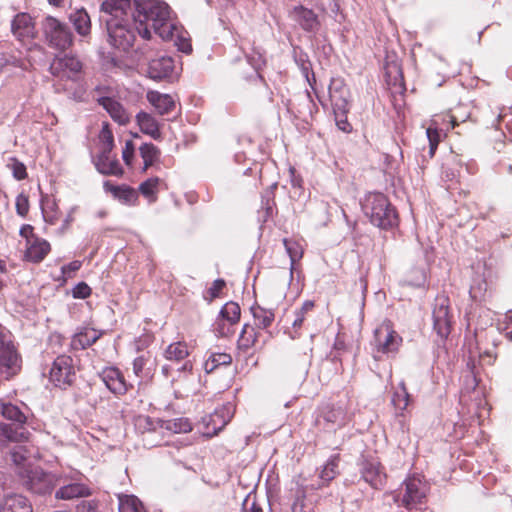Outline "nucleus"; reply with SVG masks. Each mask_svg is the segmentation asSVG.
I'll return each mask as SVG.
<instances>
[{
	"label": "nucleus",
	"mask_w": 512,
	"mask_h": 512,
	"mask_svg": "<svg viewBox=\"0 0 512 512\" xmlns=\"http://www.w3.org/2000/svg\"><path fill=\"white\" fill-rule=\"evenodd\" d=\"M132 18L141 27L138 34L145 40L151 38V29L163 40L173 41L177 49L185 54L192 52L190 39L183 28L173 22L171 10L162 0H133Z\"/></svg>",
	"instance_id": "f257e3e1"
},
{
	"label": "nucleus",
	"mask_w": 512,
	"mask_h": 512,
	"mask_svg": "<svg viewBox=\"0 0 512 512\" xmlns=\"http://www.w3.org/2000/svg\"><path fill=\"white\" fill-rule=\"evenodd\" d=\"M131 11V0H106L101 5L105 14L104 21L108 34V42L120 51H128L136 40L139 28Z\"/></svg>",
	"instance_id": "f03ea898"
},
{
	"label": "nucleus",
	"mask_w": 512,
	"mask_h": 512,
	"mask_svg": "<svg viewBox=\"0 0 512 512\" xmlns=\"http://www.w3.org/2000/svg\"><path fill=\"white\" fill-rule=\"evenodd\" d=\"M362 208L371 223L381 229H390L398 225L397 211L382 193H369Z\"/></svg>",
	"instance_id": "7ed1b4c3"
},
{
	"label": "nucleus",
	"mask_w": 512,
	"mask_h": 512,
	"mask_svg": "<svg viewBox=\"0 0 512 512\" xmlns=\"http://www.w3.org/2000/svg\"><path fill=\"white\" fill-rule=\"evenodd\" d=\"M42 29L48 45L54 49L66 50L73 43V34L69 26L52 16L44 19Z\"/></svg>",
	"instance_id": "20e7f679"
},
{
	"label": "nucleus",
	"mask_w": 512,
	"mask_h": 512,
	"mask_svg": "<svg viewBox=\"0 0 512 512\" xmlns=\"http://www.w3.org/2000/svg\"><path fill=\"white\" fill-rule=\"evenodd\" d=\"M49 71L61 80L77 81L82 72V63L75 56L55 57L50 64Z\"/></svg>",
	"instance_id": "39448f33"
},
{
	"label": "nucleus",
	"mask_w": 512,
	"mask_h": 512,
	"mask_svg": "<svg viewBox=\"0 0 512 512\" xmlns=\"http://www.w3.org/2000/svg\"><path fill=\"white\" fill-rule=\"evenodd\" d=\"M75 377L73 359L68 355L58 356L50 370V380L59 387L71 385Z\"/></svg>",
	"instance_id": "423d86ee"
},
{
	"label": "nucleus",
	"mask_w": 512,
	"mask_h": 512,
	"mask_svg": "<svg viewBox=\"0 0 512 512\" xmlns=\"http://www.w3.org/2000/svg\"><path fill=\"white\" fill-rule=\"evenodd\" d=\"M427 490L428 487L426 483L423 482L420 477H409L404 482V493L401 498V504L407 509L415 507L426 498Z\"/></svg>",
	"instance_id": "0eeeda50"
},
{
	"label": "nucleus",
	"mask_w": 512,
	"mask_h": 512,
	"mask_svg": "<svg viewBox=\"0 0 512 512\" xmlns=\"http://www.w3.org/2000/svg\"><path fill=\"white\" fill-rule=\"evenodd\" d=\"M289 16L301 27L305 32L316 35L320 29V21L317 14L312 9L303 5L293 7Z\"/></svg>",
	"instance_id": "6e6552de"
},
{
	"label": "nucleus",
	"mask_w": 512,
	"mask_h": 512,
	"mask_svg": "<svg viewBox=\"0 0 512 512\" xmlns=\"http://www.w3.org/2000/svg\"><path fill=\"white\" fill-rule=\"evenodd\" d=\"M375 345L382 353H394L398 350L402 338L388 325H382L375 330Z\"/></svg>",
	"instance_id": "1a4fd4ad"
},
{
	"label": "nucleus",
	"mask_w": 512,
	"mask_h": 512,
	"mask_svg": "<svg viewBox=\"0 0 512 512\" xmlns=\"http://www.w3.org/2000/svg\"><path fill=\"white\" fill-rule=\"evenodd\" d=\"M27 490L35 494L44 495L50 493L54 488V477L42 470L34 469L29 472L24 481Z\"/></svg>",
	"instance_id": "9d476101"
},
{
	"label": "nucleus",
	"mask_w": 512,
	"mask_h": 512,
	"mask_svg": "<svg viewBox=\"0 0 512 512\" xmlns=\"http://www.w3.org/2000/svg\"><path fill=\"white\" fill-rule=\"evenodd\" d=\"M11 32L22 43L33 40L36 36V30L32 17L27 13L15 15L11 22Z\"/></svg>",
	"instance_id": "9b49d317"
},
{
	"label": "nucleus",
	"mask_w": 512,
	"mask_h": 512,
	"mask_svg": "<svg viewBox=\"0 0 512 512\" xmlns=\"http://www.w3.org/2000/svg\"><path fill=\"white\" fill-rule=\"evenodd\" d=\"M433 328L441 338H447L450 334V319L447 299L439 298L432 313Z\"/></svg>",
	"instance_id": "f8f14e48"
},
{
	"label": "nucleus",
	"mask_w": 512,
	"mask_h": 512,
	"mask_svg": "<svg viewBox=\"0 0 512 512\" xmlns=\"http://www.w3.org/2000/svg\"><path fill=\"white\" fill-rule=\"evenodd\" d=\"M240 306L233 301L227 302L220 311L221 319L218 322L217 331L220 336L227 337L232 333L230 326L238 323L240 319Z\"/></svg>",
	"instance_id": "ddd939ff"
},
{
	"label": "nucleus",
	"mask_w": 512,
	"mask_h": 512,
	"mask_svg": "<svg viewBox=\"0 0 512 512\" xmlns=\"http://www.w3.org/2000/svg\"><path fill=\"white\" fill-rule=\"evenodd\" d=\"M105 386L115 395H124L129 388L124 376L116 367H106L99 374Z\"/></svg>",
	"instance_id": "4468645a"
},
{
	"label": "nucleus",
	"mask_w": 512,
	"mask_h": 512,
	"mask_svg": "<svg viewBox=\"0 0 512 512\" xmlns=\"http://www.w3.org/2000/svg\"><path fill=\"white\" fill-rule=\"evenodd\" d=\"M174 70V60L170 56L162 55L149 61L147 73L151 79L162 80L169 78Z\"/></svg>",
	"instance_id": "2eb2a0df"
},
{
	"label": "nucleus",
	"mask_w": 512,
	"mask_h": 512,
	"mask_svg": "<svg viewBox=\"0 0 512 512\" xmlns=\"http://www.w3.org/2000/svg\"><path fill=\"white\" fill-rule=\"evenodd\" d=\"M361 475L371 487L380 489L385 484L386 475L381 470L380 463L374 460H363L361 463Z\"/></svg>",
	"instance_id": "dca6fc26"
},
{
	"label": "nucleus",
	"mask_w": 512,
	"mask_h": 512,
	"mask_svg": "<svg viewBox=\"0 0 512 512\" xmlns=\"http://www.w3.org/2000/svg\"><path fill=\"white\" fill-rule=\"evenodd\" d=\"M114 148V136L107 121L102 122L101 130L98 134L97 160H114L112 150Z\"/></svg>",
	"instance_id": "f3484780"
},
{
	"label": "nucleus",
	"mask_w": 512,
	"mask_h": 512,
	"mask_svg": "<svg viewBox=\"0 0 512 512\" xmlns=\"http://www.w3.org/2000/svg\"><path fill=\"white\" fill-rule=\"evenodd\" d=\"M110 117L119 125H126L130 122L131 115L127 112L124 106L111 97H100L98 100Z\"/></svg>",
	"instance_id": "a211bd4d"
},
{
	"label": "nucleus",
	"mask_w": 512,
	"mask_h": 512,
	"mask_svg": "<svg viewBox=\"0 0 512 512\" xmlns=\"http://www.w3.org/2000/svg\"><path fill=\"white\" fill-rule=\"evenodd\" d=\"M329 97L332 107L343 108L344 105H349L350 91L342 78L335 77L331 79Z\"/></svg>",
	"instance_id": "6ab92c4d"
},
{
	"label": "nucleus",
	"mask_w": 512,
	"mask_h": 512,
	"mask_svg": "<svg viewBox=\"0 0 512 512\" xmlns=\"http://www.w3.org/2000/svg\"><path fill=\"white\" fill-rule=\"evenodd\" d=\"M104 190L110 192L114 198L126 205H136L138 201V192L127 185H113L110 181L103 184Z\"/></svg>",
	"instance_id": "aec40b11"
},
{
	"label": "nucleus",
	"mask_w": 512,
	"mask_h": 512,
	"mask_svg": "<svg viewBox=\"0 0 512 512\" xmlns=\"http://www.w3.org/2000/svg\"><path fill=\"white\" fill-rule=\"evenodd\" d=\"M0 512H33V509L26 497L20 494H9L0 502Z\"/></svg>",
	"instance_id": "412c9836"
},
{
	"label": "nucleus",
	"mask_w": 512,
	"mask_h": 512,
	"mask_svg": "<svg viewBox=\"0 0 512 512\" xmlns=\"http://www.w3.org/2000/svg\"><path fill=\"white\" fill-rule=\"evenodd\" d=\"M323 419L328 425L329 429L335 430L346 424L348 415L343 405H332L326 408L323 412Z\"/></svg>",
	"instance_id": "4be33fe9"
},
{
	"label": "nucleus",
	"mask_w": 512,
	"mask_h": 512,
	"mask_svg": "<svg viewBox=\"0 0 512 512\" xmlns=\"http://www.w3.org/2000/svg\"><path fill=\"white\" fill-rule=\"evenodd\" d=\"M339 461L340 456L333 455L321 470L319 474V481L316 484H311V489L317 490L328 485L339 474Z\"/></svg>",
	"instance_id": "5701e85b"
},
{
	"label": "nucleus",
	"mask_w": 512,
	"mask_h": 512,
	"mask_svg": "<svg viewBox=\"0 0 512 512\" xmlns=\"http://www.w3.org/2000/svg\"><path fill=\"white\" fill-rule=\"evenodd\" d=\"M90 495L91 490L85 484L70 483L59 488L55 493V498L62 500H73L76 498L88 497Z\"/></svg>",
	"instance_id": "b1692460"
},
{
	"label": "nucleus",
	"mask_w": 512,
	"mask_h": 512,
	"mask_svg": "<svg viewBox=\"0 0 512 512\" xmlns=\"http://www.w3.org/2000/svg\"><path fill=\"white\" fill-rule=\"evenodd\" d=\"M102 334L101 331H97L93 328H84L73 336L71 346L75 350L86 349L94 344Z\"/></svg>",
	"instance_id": "393cba45"
},
{
	"label": "nucleus",
	"mask_w": 512,
	"mask_h": 512,
	"mask_svg": "<svg viewBox=\"0 0 512 512\" xmlns=\"http://www.w3.org/2000/svg\"><path fill=\"white\" fill-rule=\"evenodd\" d=\"M147 99L161 115L169 114L175 108V101L169 94L150 91L147 94Z\"/></svg>",
	"instance_id": "a878e982"
},
{
	"label": "nucleus",
	"mask_w": 512,
	"mask_h": 512,
	"mask_svg": "<svg viewBox=\"0 0 512 512\" xmlns=\"http://www.w3.org/2000/svg\"><path fill=\"white\" fill-rule=\"evenodd\" d=\"M50 244L44 239L36 238L33 242L28 244L25 257L28 261L39 263L50 252Z\"/></svg>",
	"instance_id": "bb28decb"
},
{
	"label": "nucleus",
	"mask_w": 512,
	"mask_h": 512,
	"mask_svg": "<svg viewBox=\"0 0 512 512\" xmlns=\"http://www.w3.org/2000/svg\"><path fill=\"white\" fill-rule=\"evenodd\" d=\"M0 365L8 369L9 375H14L20 369L19 357L13 347L6 346L0 351Z\"/></svg>",
	"instance_id": "cd10ccee"
},
{
	"label": "nucleus",
	"mask_w": 512,
	"mask_h": 512,
	"mask_svg": "<svg viewBox=\"0 0 512 512\" xmlns=\"http://www.w3.org/2000/svg\"><path fill=\"white\" fill-rule=\"evenodd\" d=\"M119 512H147L143 502L135 495H118Z\"/></svg>",
	"instance_id": "c85d7f7f"
},
{
	"label": "nucleus",
	"mask_w": 512,
	"mask_h": 512,
	"mask_svg": "<svg viewBox=\"0 0 512 512\" xmlns=\"http://www.w3.org/2000/svg\"><path fill=\"white\" fill-rule=\"evenodd\" d=\"M136 120L143 133L152 136L154 139L161 136L158 123L150 114L146 112H139L136 115Z\"/></svg>",
	"instance_id": "c756f323"
},
{
	"label": "nucleus",
	"mask_w": 512,
	"mask_h": 512,
	"mask_svg": "<svg viewBox=\"0 0 512 512\" xmlns=\"http://www.w3.org/2000/svg\"><path fill=\"white\" fill-rule=\"evenodd\" d=\"M1 415L12 422L23 425L27 421V416L23 410L17 405L12 403H1L0 404Z\"/></svg>",
	"instance_id": "7c9ffc66"
},
{
	"label": "nucleus",
	"mask_w": 512,
	"mask_h": 512,
	"mask_svg": "<svg viewBox=\"0 0 512 512\" xmlns=\"http://www.w3.org/2000/svg\"><path fill=\"white\" fill-rule=\"evenodd\" d=\"M160 428L172 433H187L192 430L191 423L187 418H176L171 420H160Z\"/></svg>",
	"instance_id": "2f4dec72"
},
{
	"label": "nucleus",
	"mask_w": 512,
	"mask_h": 512,
	"mask_svg": "<svg viewBox=\"0 0 512 512\" xmlns=\"http://www.w3.org/2000/svg\"><path fill=\"white\" fill-rule=\"evenodd\" d=\"M409 401L410 395L407 391L405 383L401 382L396 391L393 393L391 399V403L394 406L395 410L397 411V414H402L403 411L406 410Z\"/></svg>",
	"instance_id": "473e14b6"
},
{
	"label": "nucleus",
	"mask_w": 512,
	"mask_h": 512,
	"mask_svg": "<svg viewBox=\"0 0 512 512\" xmlns=\"http://www.w3.org/2000/svg\"><path fill=\"white\" fill-rule=\"evenodd\" d=\"M165 358L169 361L179 362L188 357V347L184 342H175L170 344L165 350Z\"/></svg>",
	"instance_id": "72a5a7b5"
},
{
	"label": "nucleus",
	"mask_w": 512,
	"mask_h": 512,
	"mask_svg": "<svg viewBox=\"0 0 512 512\" xmlns=\"http://www.w3.org/2000/svg\"><path fill=\"white\" fill-rule=\"evenodd\" d=\"M253 317L258 328H268L274 321L275 315L273 310L265 309L260 306L251 308Z\"/></svg>",
	"instance_id": "f704fd0d"
},
{
	"label": "nucleus",
	"mask_w": 512,
	"mask_h": 512,
	"mask_svg": "<svg viewBox=\"0 0 512 512\" xmlns=\"http://www.w3.org/2000/svg\"><path fill=\"white\" fill-rule=\"evenodd\" d=\"M75 29L80 35H86L90 31V17L85 10H77L70 16Z\"/></svg>",
	"instance_id": "c9c22d12"
},
{
	"label": "nucleus",
	"mask_w": 512,
	"mask_h": 512,
	"mask_svg": "<svg viewBox=\"0 0 512 512\" xmlns=\"http://www.w3.org/2000/svg\"><path fill=\"white\" fill-rule=\"evenodd\" d=\"M232 357L227 353L212 354L204 363V370L206 373L213 372L219 366H226L231 364Z\"/></svg>",
	"instance_id": "e433bc0d"
},
{
	"label": "nucleus",
	"mask_w": 512,
	"mask_h": 512,
	"mask_svg": "<svg viewBox=\"0 0 512 512\" xmlns=\"http://www.w3.org/2000/svg\"><path fill=\"white\" fill-rule=\"evenodd\" d=\"M160 179L157 177L149 178L142 182L139 186V192L146 197L150 203L155 202L157 199L158 185Z\"/></svg>",
	"instance_id": "4c0bfd02"
},
{
	"label": "nucleus",
	"mask_w": 512,
	"mask_h": 512,
	"mask_svg": "<svg viewBox=\"0 0 512 512\" xmlns=\"http://www.w3.org/2000/svg\"><path fill=\"white\" fill-rule=\"evenodd\" d=\"M97 171L103 175H112L120 177L124 173V169L120 162H94Z\"/></svg>",
	"instance_id": "58836bf2"
},
{
	"label": "nucleus",
	"mask_w": 512,
	"mask_h": 512,
	"mask_svg": "<svg viewBox=\"0 0 512 512\" xmlns=\"http://www.w3.org/2000/svg\"><path fill=\"white\" fill-rule=\"evenodd\" d=\"M283 244L290 257L291 269H293L294 264L303 256V248L299 242L287 238L283 240Z\"/></svg>",
	"instance_id": "ea45409f"
},
{
	"label": "nucleus",
	"mask_w": 512,
	"mask_h": 512,
	"mask_svg": "<svg viewBox=\"0 0 512 512\" xmlns=\"http://www.w3.org/2000/svg\"><path fill=\"white\" fill-rule=\"evenodd\" d=\"M350 105H344L343 108L332 107L336 125L343 132H350L352 130L351 124L347 120V113L349 112Z\"/></svg>",
	"instance_id": "a19ab883"
},
{
	"label": "nucleus",
	"mask_w": 512,
	"mask_h": 512,
	"mask_svg": "<svg viewBox=\"0 0 512 512\" xmlns=\"http://www.w3.org/2000/svg\"><path fill=\"white\" fill-rule=\"evenodd\" d=\"M159 420H153L146 415H140L135 418V427L140 433L156 431L160 427Z\"/></svg>",
	"instance_id": "79ce46f5"
},
{
	"label": "nucleus",
	"mask_w": 512,
	"mask_h": 512,
	"mask_svg": "<svg viewBox=\"0 0 512 512\" xmlns=\"http://www.w3.org/2000/svg\"><path fill=\"white\" fill-rule=\"evenodd\" d=\"M295 61L299 66L302 75L306 78L310 86H312L311 79L315 82V75L312 72V64L308 60L307 56L305 54H300L296 57Z\"/></svg>",
	"instance_id": "37998d69"
},
{
	"label": "nucleus",
	"mask_w": 512,
	"mask_h": 512,
	"mask_svg": "<svg viewBox=\"0 0 512 512\" xmlns=\"http://www.w3.org/2000/svg\"><path fill=\"white\" fill-rule=\"evenodd\" d=\"M0 438L11 442H18L25 438V436L24 432H18L11 425L2 423L0 424Z\"/></svg>",
	"instance_id": "c03bdc74"
},
{
	"label": "nucleus",
	"mask_w": 512,
	"mask_h": 512,
	"mask_svg": "<svg viewBox=\"0 0 512 512\" xmlns=\"http://www.w3.org/2000/svg\"><path fill=\"white\" fill-rule=\"evenodd\" d=\"M256 342V332L254 328L244 325L243 330L241 332L239 343L244 348H249L253 346Z\"/></svg>",
	"instance_id": "a18cd8bd"
},
{
	"label": "nucleus",
	"mask_w": 512,
	"mask_h": 512,
	"mask_svg": "<svg viewBox=\"0 0 512 512\" xmlns=\"http://www.w3.org/2000/svg\"><path fill=\"white\" fill-rule=\"evenodd\" d=\"M139 151L143 160H157L160 157V151L152 143L141 145Z\"/></svg>",
	"instance_id": "49530a36"
},
{
	"label": "nucleus",
	"mask_w": 512,
	"mask_h": 512,
	"mask_svg": "<svg viewBox=\"0 0 512 512\" xmlns=\"http://www.w3.org/2000/svg\"><path fill=\"white\" fill-rule=\"evenodd\" d=\"M427 138L429 141V156L433 157L434 152L437 148V145L440 141V132L436 128L429 127L426 131Z\"/></svg>",
	"instance_id": "de8ad7c7"
},
{
	"label": "nucleus",
	"mask_w": 512,
	"mask_h": 512,
	"mask_svg": "<svg viewBox=\"0 0 512 512\" xmlns=\"http://www.w3.org/2000/svg\"><path fill=\"white\" fill-rule=\"evenodd\" d=\"M146 363L147 360L143 356L137 357L133 361V372L141 379L148 378L150 376V371H146L145 369Z\"/></svg>",
	"instance_id": "09e8293b"
},
{
	"label": "nucleus",
	"mask_w": 512,
	"mask_h": 512,
	"mask_svg": "<svg viewBox=\"0 0 512 512\" xmlns=\"http://www.w3.org/2000/svg\"><path fill=\"white\" fill-rule=\"evenodd\" d=\"M91 288L85 282H79L72 289V296L76 299H86L91 295Z\"/></svg>",
	"instance_id": "8fccbe9b"
},
{
	"label": "nucleus",
	"mask_w": 512,
	"mask_h": 512,
	"mask_svg": "<svg viewBox=\"0 0 512 512\" xmlns=\"http://www.w3.org/2000/svg\"><path fill=\"white\" fill-rule=\"evenodd\" d=\"M16 210H17V213L22 217H25L27 215V213L29 211V201H28V197L25 196L24 194H20L17 196Z\"/></svg>",
	"instance_id": "3c124183"
},
{
	"label": "nucleus",
	"mask_w": 512,
	"mask_h": 512,
	"mask_svg": "<svg viewBox=\"0 0 512 512\" xmlns=\"http://www.w3.org/2000/svg\"><path fill=\"white\" fill-rule=\"evenodd\" d=\"M11 458L15 464L20 465L27 458L26 451L23 449L22 446H17L11 451Z\"/></svg>",
	"instance_id": "603ef678"
},
{
	"label": "nucleus",
	"mask_w": 512,
	"mask_h": 512,
	"mask_svg": "<svg viewBox=\"0 0 512 512\" xmlns=\"http://www.w3.org/2000/svg\"><path fill=\"white\" fill-rule=\"evenodd\" d=\"M13 176L17 180H23L27 177L26 167L23 162H14L12 165Z\"/></svg>",
	"instance_id": "864d4df0"
},
{
	"label": "nucleus",
	"mask_w": 512,
	"mask_h": 512,
	"mask_svg": "<svg viewBox=\"0 0 512 512\" xmlns=\"http://www.w3.org/2000/svg\"><path fill=\"white\" fill-rule=\"evenodd\" d=\"M225 287V281L223 279H216L212 286L208 289L210 299H214L219 296L220 291Z\"/></svg>",
	"instance_id": "5fc2aeb1"
},
{
	"label": "nucleus",
	"mask_w": 512,
	"mask_h": 512,
	"mask_svg": "<svg viewBox=\"0 0 512 512\" xmlns=\"http://www.w3.org/2000/svg\"><path fill=\"white\" fill-rule=\"evenodd\" d=\"M416 278L414 280L405 279L404 283L412 287H420L425 282V274L423 270H415Z\"/></svg>",
	"instance_id": "6e6d98bb"
},
{
	"label": "nucleus",
	"mask_w": 512,
	"mask_h": 512,
	"mask_svg": "<svg viewBox=\"0 0 512 512\" xmlns=\"http://www.w3.org/2000/svg\"><path fill=\"white\" fill-rule=\"evenodd\" d=\"M135 151V145L132 140H127L122 150V160H131Z\"/></svg>",
	"instance_id": "4d7b16f0"
},
{
	"label": "nucleus",
	"mask_w": 512,
	"mask_h": 512,
	"mask_svg": "<svg viewBox=\"0 0 512 512\" xmlns=\"http://www.w3.org/2000/svg\"><path fill=\"white\" fill-rule=\"evenodd\" d=\"M0 63L10 64V65H13L15 67H20V68H25L24 62L22 60H20V59H17L14 56H5V55H3L0 58Z\"/></svg>",
	"instance_id": "13d9d810"
},
{
	"label": "nucleus",
	"mask_w": 512,
	"mask_h": 512,
	"mask_svg": "<svg viewBox=\"0 0 512 512\" xmlns=\"http://www.w3.org/2000/svg\"><path fill=\"white\" fill-rule=\"evenodd\" d=\"M78 512H100L97 508V504L94 501H83L78 506Z\"/></svg>",
	"instance_id": "bf43d9fd"
},
{
	"label": "nucleus",
	"mask_w": 512,
	"mask_h": 512,
	"mask_svg": "<svg viewBox=\"0 0 512 512\" xmlns=\"http://www.w3.org/2000/svg\"><path fill=\"white\" fill-rule=\"evenodd\" d=\"M81 262L80 261H72L67 265H64L61 270L63 274H67L70 272H76L80 269Z\"/></svg>",
	"instance_id": "052dcab7"
},
{
	"label": "nucleus",
	"mask_w": 512,
	"mask_h": 512,
	"mask_svg": "<svg viewBox=\"0 0 512 512\" xmlns=\"http://www.w3.org/2000/svg\"><path fill=\"white\" fill-rule=\"evenodd\" d=\"M20 235L27 239V244L31 243L30 237L33 236V227L31 225H24L20 229Z\"/></svg>",
	"instance_id": "680f3d73"
},
{
	"label": "nucleus",
	"mask_w": 512,
	"mask_h": 512,
	"mask_svg": "<svg viewBox=\"0 0 512 512\" xmlns=\"http://www.w3.org/2000/svg\"><path fill=\"white\" fill-rule=\"evenodd\" d=\"M305 319V315H303V311H296L295 313V319L293 320V327L294 328H300L303 324V321Z\"/></svg>",
	"instance_id": "e2e57ef3"
},
{
	"label": "nucleus",
	"mask_w": 512,
	"mask_h": 512,
	"mask_svg": "<svg viewBox=\"0 0 512 512\" xmlns=\"http://www.w3.org/2000/svg\"><path fill=\"white\" fill-rule=\"evenodd\" d=\"M248 499L246 498L243 502V512H263L261 507L258 506L255 502L251 504V507L248 509Z\"/></svg>",
	"instance_id": "0e129e2a"
},
{
	"label": "nucleus",
	"mask_w": 512,
	"mask_h": 512,
	"mask_svg": "<svg viewBox=\"0 0 512 512\" xmlns=\"http://www.w3.org/2000/svg\"><path fill=\"white\" fill-rule=\"evenodd\" d=\"M252 72L251 74L247 77V80L249 81H262V76L260 75V73L258 72V67L256 64H252Z\"/></svg>",
	"instance_id": "69168bd1"
},
{
	"label": "nucleus",
	"mask_w": 512,
	"mask_h": 512,
	"mask_svg": "<svg viewBox=\"0 0 512 512\" xmlns=\"http://www.w3.org/2000/svg\"><path fill=\"white\" fill-rule=\"evenodd\" d=\"M313 307V301H305L299 311H303V315H305L308 311L312 310Z\"/></svg>",
	"instance_id": "338daca9"
},
{
	"label": "nucleus",
	"mask_w": 512,
	"mask_h": 512,
	"mask_svg": "<svg viewBox=\"0 0 512 512\" xmlns=\"http://www.w3.org/2000/svg\"><path fill=\"white\" fill-rule=\"evenodd\" d=\"M29 53L33 52H39L43 54V48L37 44H33L31 47L28 48Z\"/></svg>",
	"instance_id": "774afa93"
}]
</instances>
